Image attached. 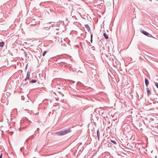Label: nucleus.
I'll return each mask as SVG.
<instances>
[{"instance_id": "f257e3e1", "label": "nucleus", "mask_w": 158, "mask_h": 158, "mask_svg": "<svg viewBox=\"0 0 158 158\" xmlns=\"http://www.w3.org/2000/svg\"><path fill=\"white\" fill-rule=\"evenodd\" d=\"M71 131L69 129L68 130H65L63 131H59L56 132V135H59L61 136L65 135L67 133H69Z\"/></svg>"}, {"instance_id": "f03ea898", "label": "nucleus", "mask_w": 158, "mask_h": 158, "mask_svg": "<svg viewBox=\"0 0 158 158\" xmlns=\"http://www.w3.org/2000/svg\"><path fill=\"white\" fill-rule=\"evenodd\" d=\"M141 31L143 34L146 35L148 36V35H149V33L148 32L144 30H141Z\"/></svg>"}, {"instance_id": "7ed1b4c3", "label": "nucleus", "mask_w": 158, "mask_h": 158, "mask_svg": "<svg viewBox=\"0 0 158 158\" xmlns=\"http://www.w3.org/2000/svg\"><path fill=\"white\" fill-rule=\"evenodd\" d=\"M30 77V73L29 72H27V76L25 80H26L27 79H29Z\"/></svg>"}, {"instance_id": "20e7f679", "label": "nucleus", "mask_w": 158, "mask_h": 158, "mask_svg": "<svg viewBox=\"0 0 158 158\" xmlns=\"http://www.w3.org/2000/svg\"><path fill=\"white\" fill-rule=\"evenodd\" d=\"M145 83L146 86H147L149 84V81L147 79H145Z\"/></svg>"}, {"instance_id": "39448f33", "label": "nucleus", "mask_w": 158, "mask_h": 158, "mask_svg": "<svg viewBox=\"0 0 158 158\" xmlns=\"http://www.w3.org/2000/svg\"><path fill=\"white\" fill-rule=\"evenodd\" d=\"M147 92L148 95H150L151 94V92L148 88H147Z\"/></svg>"}, {"instance_id": "423d86ee", "label": "nucleus", "mask_w": 158, "mask_h": 158, "mask_svg": "<svg viewBox=\"0 0 158 158\" xmlns=\"http://www.w3.org/2000/svg\"><path fill=\"white\" fill-rule=\"evenodd\" d=\"M4 45V43L3 42H2L0 43V47H3Z\"/></svg>"}, {"instance_id": "0eeeda50", "label": "nucleus", "mask_w": 158, "mask_h": 158, "mask_svg": "<svg viewBox=\"0 0 158 158\" xmlns=\"http://www.w3.org/2000/svg\"><path fill=\"white\" fill-rule=\"evenodd\" d=\"M103 36H104V37H105V38L106 39H108V37L107 35H106V34L105 33H104Z\"/></svg>"}, {"instance_id": "6e6552de", "label": "nucleus", "mask_w": 158, "mask_h": 158, "mask_svg": "<svg viewBox=\"0 0 158 158\" xmlns=\"http://www.w3.org/2000/svg\"><path fill=\"white\" fill-rule=\"evenodd\" d=\"M111 141L113 143H114V144H116V141H113V140H111Z\"/></svg>"}, {"instance_id": "1a4fd4ad", "label": "nucleus", "mask_w": 158, "mask_h": 158, "mask_svg": "<svg viewBox=\"0 0 158 158\" xmlns=\"http://www.w3.org/2000/svg\"><path fill=\"white\" fill-rule=\"evenodd\" d=\"M47 53V52L46 51H44V52H43V56H44Z\"/></svg>"}, {"instance_id": "9d476101", "label": "nucleus", "mask_w": 158, "mask_h": 158, "mask_svg": "<svg viewBox=\"0 0 158 158\" xmlns=\"http://www.w3.org/2000/svg\"><path fill=\"white\" fill-rule=\"evenodd\" d=\"M85 27L86 28H89V29H90L89 27V25L88 24L85 25Z\"/></svg>"}, {"instance_id": "9b49d317", "label": "nucleus", "mask_w": 158, "mask_h": 158, "mask_svg": "<svg viewBox=\"0 0 158 158\" xmlns=\"http://www.w3.org/2000/svg\"><path fill=\"white\" fill-rule=\"evenodd\" d=\"M155 85H156V87L158 88V83H156L155 84Z\"/></svg>"}, {"instance_id": "f8f14e48", "label": "nucleus", "mask_w": 158, "mask_h": 158, "mask_svg": "<svg viewBox=\"0 0 158 158\" xmlns=\"http://www.w3.org/2000/svg\"><path fill=\"white\" fill-rule=\"evenodd\" d=\"M32 82H34V83L35 82H36V80H32Z\"/></svg>"}, {"instance_id": "ddd939ff", "label": "nucleus", "mask_w": 158, "mask_h": 158, "mask_svg": "<svg viewBox=\"0 0 158 158\" xmlns=\"http://www.w3.org/2000/svg\"><path fill=\"white\" fill-rule=\"evenodd\" d=\"M2 154L0 156V158H2Z\"/></svg>"}, {"instance_id": "4468645a", "label": "nucleus", "mask_w": 158, "mask_h": 158, "mask_svg": "<svg viewBox=\"0 0 158 158\" xmlns=\"http://www.w3.org/2000/svg\"><path fill=\"white\" fill-rule=\"evenodd\" d=\"M92 35H91V41H92Z\"/></svg>"}, {"instance_id": "2eb2a0df", "label": "nucleus", "mask_w": 158, "mask_h": 158, "mask_svg": "<svg viewBox=\"0 0 158 158\" xmlns=\"http://www.w3.org/2000/svg\"><path fill=\"white\" fill-rule=\"evenodd\" d=\"M97 134H98H98H99V133H98V131H97Z\"/></svg>"}, {"instance_id": "dca6fc26", "label": "nucleus", "mask_w": 158, "mask_h": 158, "mask_svg": "<svg viewBox=\"0 0 158 158\" xmlns=\"http://www.w3.org/2000/svg\"><path fill=\"white\" fill-rule=\"evenodd\" d=\"M97 134H98H98H99V133H98V131H97Z\"/></svg>"}]
</instances>
